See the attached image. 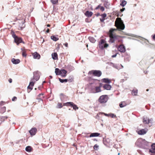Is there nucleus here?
<instances>
[{
  "label": "nucleus",
  "instance_id": "nucleus-1",
  "mask_svg": "<svg viewBox=\"0 0 155 155\" xmlns=\"http://www.w3.org/2000/svg\"><path fill=\"white\" fill-rule=\"evenodd\" d=\"M115 25L118 29L124 30L125 28V25L123 22L120 18H117L115 21Z\"/></svg>",
  "mask_w": 155,
  "mask_h": 155
},
{
  "label": "nucleus",
  "instance_id": "nucleus-2",
  "mask_svg": "<svg viewBox=\"0 0 155 155\" xmlns=\"http://www.w3.org/2000/svg\"><path fill=\"white\" fill-rule=\"evenodd\" d=\"M116 30V29H111L110 30L109 36L110 39L109 41L111 43L114 42L115 39L118 37H119V36L113 34V31Z\"/></svg>",
  "mask_w": 155,
  "mask_h": 155
},
{
  "label": "nucleus",
  "instance_id": "nucleus-3",
  "mask_svg": "<svg viewBox=\"0 0 155 155\" xmlns=\"http://www.w3.org/2000/svg\"><path fill=\"white\" fill-rule=\"evenodd\" d=\"M55 73L56 75H60L62 77H65L66 75L67 71L64 69L60 70L58 68H56Z\"/></svg>",
  "mask_w": 155,
  "mask_h": 155
},
{
  "label": "nucleus",
  "instance_id": "nucleus-4",
  "mask_svg": "<svg viewBox=\"0 0 155 155\" xmlns=\"http://www.w3.org/2000/svg\"><path fill=\"white\" fill-rule=\"evenodd\" d=\"M137 142H141V146L145 148H147V147L149 146L150 145V143L144 139H139L137 140Z\"/></svg>",
  "mask_w": 155,
  "mask_h": 155
},
{
  "label": "nucleus",
  "instance_id": "nucleus-5",
  "mask_svg": "<svg viewBox=\"0 0 155 155\" xmlns=\"http://www.w3.org/2000/svg\"><path fill=\"white\" fill-rule=\"evenodd\" d=\"M108 97L107 95H103L101 96L99 99V101L101 103H104L108 100Z\"/></svg>",
  "mask_w": 155,
  "mask_h": 155
},
{
  "label": "nucleus",
  "instance_id": "nucleus-6",
  "mask_svg": "<svg viewBox=\"0 0 155 155\" xmlns=\"http://www.w3.org/2000/svg\"><path fill=\"white\" fill-rule=\"evenodd\" d=\"M12 35L14 39L15 42L17 45H18L19 44L22 42L21 38L18 37L14 33L12 34Z\"/></svg>",
  "mask_w": 155,
  "mask_h": 155
},
{
  "label": "nucleus",
  "instance_id": "nucleus-7",
  "mask_svg": "<svg viewBox=\"0 0 155 155\" xmlns=\"http://www.w3.org/2000/svg\"><path fill=\"white\" fill-rule=\"evenodd\" d=\"M69 104L71 106H72L73 107V108L74 110H76L78 109V107L77 106V105L72 102H68L66 103H64L63 104L64 106H68Z\"/></svg>",
  "mask_w": 155,
  "mask_h": 155
},
{
  "label": "nucleus",
  "instance_id": "nucleus-8",
  "mask_svg": "<svg viewBox=\"0 0 155 155\" xmlns=\"http://www.w3.org/2000/svg\"><path fill=\"white\" fill-rule=\"evenodd\" d=\"M89 73L92 74L94 75L100 77L101 75V72L100 71L98 70H93L89 72Z\"/></svg>",
  "mask_w": 155,
  "mask_h": 155
},
{
  "label": "nucleus",
  "instance_id": "nucleus-9",
  "mask_svg": "<svg viewBox=\"0 0 155 155\" xmlns=\"http://www.w3.org/2000/svg\"><path fill=\"white\" fill-rule=\"evenodd\" d=\"M151 146V148L150 149L149 153L151 155H154L155 153V143H153Z\"/></svg>",
  "mask_w": 155,
  "mask_h": 155
},
{
  "label": "nucleus",
  "instance_id": "nucleus-10",
  "mask_svg": "<svg viewBox=\"0 0 155 155\" xmlns=\"http://www.w3.org/2000/svg\"><path fill=\"white\" fill-rule=\"evenodd\" d=\"M101 86L96 87L95 89H92L91 90V91L92 93H98L101 92Z\"/></svg>",
  "mask_w": 155,
  "mask_h": 155
},
{
  "label": "nucleus",
  "instance_id": "nucleus-11",
  "mask_svg": "<svg viewBox=\"0 0 155 155\" xmlns=\"http://www.w3.org/2000/svg\"><path fill=\"white\" fill-rule=\"evenodd\" d=\"M118 50L121 52L124 53L126 51L125 47L123 45H120L118 48Z\"/></svg>",
  "mask_w": 155,
  "mask_h": 155
},
{
  "label": "nucleus",
  "instance_id": "nucleus-12",
  "mask_svg": "<svg viewBox=\"0 0 155 155\" xmlns=\"http://www.w3.org/2000/svg\"><path fill=\"white\" fill-rule=\"evenodd\" d=\"M39 78V76L38 74V72H35L34 73L33 80H35L36 81H38Z\"/></svg>",
  "mask_w": 155,
  "mask_h": 155
},
{
  "label": "nucleus",
  "instance_id": "nucleus-13",
  "mask_svg": "<svg viewBox=\"0 0 155 155\" xmlns=\"http://www.w3.org/2000/svg\"><path fill=\"white\" fill-rule=\"evenodd\" d=\"M33 58L34 59H39L40 58V55L37 52H35L32 54Z\"/></svg>",
  "mask_w": 155,
  "mask_h": 155
},
{
  "label": "nucleus",
  "instance_id": "nucleus-14",
  "mask_svg": "<svg viewBox=\"0 0 155 155\" xmlns=\"http://www.w3.org/2000/svg\"><path fill=\"white\" fill-rule=\"evenodd\" d=\"M147 130L146 129H142L137 131V133L140 135H143L146 134Z\"/></svg>",
  "mask_w": 155,
  "mask_h": 155
},
{
  "label": "nucleus",
  "instance_id": "nucleus-15",
  "mask_svg": "<svg viewBox=\"0 0 155 155\" xmlns=\"http://www.w3.org/2000/svg\"><path fill=\"white\" fill-rule=\"evenodd\" d=\"M105 41L104 39H102L99 42V46L100 48H104V44L105 43Z\"/></svg>",
  "mask_w": 155,
  "mask_h": 155
},
{
  "label": "nucleus",
  "instance_id": "nucleus-16",
  "mask_svg": "<svg viewBox=\"0 0 155 155\" xmlns=\"http://www.w3.org/2000/svg\"><path fill=\"white\" fill-rule=\"evenodd\" d=\"M25 21L23 20L19 22V27L20 28V29H22L25 26V25L24 24Z\"/></svg>",
  "mask_w": 155,
  "mask_h": 155
},
{
  "label": "nucleus",
  "instance_id": "nucleus-17",
  "mask_svg": "<svg viewBox=\"0 0 155 155\" xmlns=\"http://www.w3.org/2000/svg\"><path fill=\"white\" fill-rule=\"evenodd\" d=\"M103 88L106 90H110L112 87L109 84H106L103 86Z\"/></svg>",
  "mask_w": 155,
  "mask_h": 155
},
{
  "label": "nucleus",
  "instance_id": "nucleus-18",
  "mask_svg": "<svg viewBox=\"0 0 155 155\" xmlns=\"http://www.w3.org/2000/svg\"><path fill=\"white\" fill-rule=\"evenodd\" d=\"M37 129L35 128H32L29 131V132L31 135H34L36 134Z\"/></svg>",
  "mask_w": 155,
  "mask_h": 155
},
{
  "label": "nucleus",
  "instance_id": "nucleus-19",
  "mask_svg": "<svg viewBox=\"0 0 155 155\" xmlns=\"http://www.w3.org/2000/svg\"><path fill=\"white\" fill-rule=\"evenodd\" d=\"M20 60L18 59H15L12 58V63L15 64H17L20 62Z\"/></svg>",
  "mask_w": 155,
  "mask_h": 155
},
{
  "label": "nucleus",
  "instance_id": "nucleus-20",
  "mask_svg": "<svg viewBox=\"0 0 155 155\" xmlns=\"http://www.w3.org/2000/svg\"><path fill=\"white\" fill-rule=\"evenodd\" d=\"M93 13L91 12L87 11L85 13V15L87 17H91Z\"/></svg>",
  "mask_w": 155,
  "mask_h": 155
},
{
  "label": "nucleus",
  "instance_id": "nucleus-21",
  "mask_svg": "<svg viewBox=\"0 0 155 155\" xmlns=\"http://www.w3.org/2000/svg\"><path fill=\"white\" fill-rule=\"evenodd\" d=\"M101 81L105 83H110L111 82V80L108 78H103L101 80Z\"/></svg>",
  "mask_w": 155,
  "mask_h": 155
},
{
  "label": "nucleus",
  "instance_id": "nucleus-22",
  "mask_svg": "<svg viewBox=\"0 0 155 155\" xmlns=\"http://www.w3.org/2000/svg\"><path fill=\"white\" fill-rule=\"evenodd\" d=\"M100 135V134L97 133H93L91 134L90 136V137H98Z\"/></svg>",
  "mask_w": 155,
  "mask_h": 155
},
{
  "label": "nucleus",
  "instance_id": "nucleus-23",
  "mask_svg": "<svg viewBox=\"0 0 155 155\" xmlns=\"http://www.w3.org/2000/svg\"><path fill=\"white\" fill-rule=\"evenodd\" d=\"M51 55L52 58L54 60H56L58 59V55L56 53H53Z\"/></svg>",
  "mask_w": 155,
  "mask_h": 155
},
{
  "label": "nucleus",
  "instance_id": "nucleus-24",
  "mask_svg": "<svg viewBox=\"0 0 155 155\" xmlns=\"http://www.w3.org/2000/svg\"><path fill=\"white\" fill-rule=\"evenodd\" d=\"M151 121V120H150L147 118H144L143 122L145 124H147Z\"/></svg>",
  "mask_w": 155,
  "mask_h": 155
},
{
  "label": "nucleus",
  "instance_id": "nucleus-25",
  "mask_svg": "<svg viewBox=\"0 0 155 155\" xmlns=\"http://www.w3.org/2000/svg\"><path fill=\"white\" fill-rule=\"evenodd\" d=\"M120 5L123 7H124L126 4L127 2L125 0H121Z\"/></svg>",
  "mask_w": 155,
  "mask_h": 155
},
{
  "label": "nucleus",
  "instance_id": "nucleus-26",
  "mask_svg": "<svg viewBox=\"0 0 155 155\" xmlns=\"http://www.w3.org/2000/svg\"><path fill=\"white\" fill-rule=\"evenodd\" d=\"M32 149L31 147L30 146L27 147L25 148L26 151L29 152L31 151Z\"/></svg>",
  "mask_w": 155,
  "mask_h": 155
},
{
  "label": "nucleus",
  "instance_id": "nucleus-27",
  "mask_svg": "<svg viewBox=\"0 0 155 155\" xmlns=\"http://www.w3.org/2000/svg\"><path fill=\"white\" fill-rule=\"evenodd\" d=\"M89 39L91 42L94 43L96 41V40L94 39V38L92 37H89Z\"/></svg>",
  "mask_w": 155,
  "mask_h": 155
},
{
  "label": "nucleus",
  "instance_id": "nucleus-28",
  "mask_svg": "<svg viewBox=\"0 0 155 155\" xmlns=\"http://www.w3.org/2000/svg\"><path fill=\"white\" fill-rule=\"evenodd\" d=\"M126 104L124 102H121L119 106L120 107H123L126 106Z\"/></svg>",
  "mask_w": 155,
  "mask_h": 155
},
{
  "label": "nucleus",
  "instance_id": "nucleus-29",
  "mask_svg": "<svg viewBox=\"0 0 155 155\" xmlns=\"http://www.w3.org/2000/svg\"><path fill=\"white\" fill-rule=\"evenodd\" d=\"M51 39L55 41H56L58 40V38L54 36H51Z\"/></svg>",
  "mask_w": 155,
  "mask_h": 155
},
{
  "label": "nucleus",
  "instance_id": "nucleus-30",
  "mask_svg": "<svg viewBox=\"0 0 155 155\" xmlns=\"http://www.w3.org/2000/svg\"><path fill=\"white\" fill-rule=\"evenodd\" d=\"M7 117H0V123L4 121L5 119H6Z\"/></svg>",
  "mask_w": 155,
  "mask_h": 155
},
{
  "label": "nucleus",
  "instance_id": "nucleus-31",
  "mask_svg": "<svg viewBox=\"0 0 155 155\" xmlns=\"http://www.w3.org/2000/svg\"><path fill=\"white\" fill-rule=\"evenodd\" d=\"M132 94L133 95H137V90H133L132 91Z\"/></svg>",
  "mask_w": 155,
  "mask_h": 155
},
{
  "label": "nucleus",
  "instance_id": "nucleus-32",
  "mask_svg": "<svg viewBox=\"0 0 155 155\" xmlns=\"http://www.w3.org/2000/svg\"><path fill=\"white\" fill-rule=\"evenodd\" d=\"M66 96L62 94H60V98L61 101H64V98H66Z\"/></svg>",
  "mask_w": 155,
  "mask_h": 155
},
{
  "label": "nucleus",
  "instance_id": "nucleus-33",
  "mask_svg": "<svg viewBox=\"0 0 155 155\" xmlns=\"http://www.w3.org/2000/svg\"><path fill=\"white\" fill-rule=\"evenodd\" d=\"M60 81L61 83H63L64 82H67L68 81L67 79H62L60 78H59Z\"/></svg>",
  "mask_w": 155,
  "mask_h": 155
},
{
  "label": "nucleus",
  "instance_id": "nucleus-34",
  "mask_svg": "<svg viewBox=\"0 0 155 155\" xmlns=\"http://www.w3.org/2000/svg\"><path fill=\"white\" fill-rule=\"evenodd\" d=\"M34 84V82H33V79H31V81L30 82L29 85H30L31 87H33Z\"/></svg>",
  "mask_w": 155,
  "mask_h": 155
},
{
  "label": "nucleus",
  "instance_id": "nucleus-35",
  "mask_svg": "<svg viewBox=\"0 0 155 155\" xmlns=\"http://www.w3.org/2000/svg\"><path fill=\"white\" fill-rule=\"evenodd\" d=\"M51 3L53 4H56L58 2V0H50Z\"/></svg>",
  "mask_w": 155,
  "mask_h": 155
},
{
  "label": "nucleus",
  "instance_id": "nucleus-36",
  "mask_svg": "<svg viewBox=\"0 0 155 155\" xmlns=\"http://www.w3.org/2000/svg\"><path fill=\"white\" fill-rule=\"evenodd\" d=\"M62 104L61 103H58V104L57 107L59 108H61L62 107Z\"/></svg>",
  "mask_w": 155,
  "mask_h": 155
},
{
  "label": "nucleus",
  "instance_id": "nucleus-37",
  "mask_svg": "<svg viewBox=\"0 0 155 155\" xmlns=\"http://www.w3.org/2000/svg\"><path fill=\"white\" fill-rule=\"evenodd\" d=\"M104 114V115H105L106 116L109 117V114H108L105 113H100L99 114H97V116H98V114Z\"/></svg>",
  "mask_w": 155,
  "mask_h": 155
},
{
  "label": "nucleus",
  "instance_id": "nucleus-38",
  "mask_svg": "<svg viewBox=\"0 0 155 155\" xmlns=\"http://www.w3.org/2000/svg\"><path fill=\"white\" fill-rule=\"evenodd\" d=\"M98 147L99 146L95 144L94 146V150H97L98 149Z\"/></svg>",
  "mask_w": 155,
  "mask_h": 155
},
{
  "label": "nucleus",
  "instance_id": "nucleus-39",
  "mask_svg": "<svg viewBox=\"0 0 155 155\" xmlns=\"http://www.w3.org/2000/svg\"><path fill=\"white\" fill-rule=\"evenodd\" d=\"M22 55L23 56L26 57V51L25 50H23L22 52Z\"/></svg>",
  "mask_w": 155,
  "mask_h": 155
},
{
  "label": "nucleus",
  "instance_id": "nucleus-40",
  "mask_svg": "<svg viewBox=\"0 0 155 155\" xmlns=\"http://www.w3.org/2000/svg\"><path fill=\"white\" fill-rule=\"evenodd\" d=\"M109 117H110L113 118L115 117L116 116L114 114H109Z\"/></svg>",
  "mask_w": 155,
  "mask_h": 155
},
{
  "label": "nucleus",
  "instance_id": "nucleus-41",
  "mask_svg": "<svg viewBox=\"0 0 155 155\" xmlns=\"http://www.w3.org/2000/svg\"><path fill=\"white\" fill-rule=\"evenodd\" d=\"M106 14H104L101 15V16L104 19V18L106 16Z\"/></svg>",
  "mask_w": 155,
  "mask_h": 155
},
{
  "label": "nucleus",
  "instance_id": "nucleus-42",
  "mask_svg": "<svg viewBox=\"0 0 155 155\" xmlns=\"http://www.w3.org/2000/svg\"><path fill=\"white\" fill-rule=\"evenodd\" d=\"M108 46V45L107 43H105L104 46V48H106Z\"/></svg>",
  "mask_w": 155,
  "mask_h": 155
},
{
  "label": "nucleus",
  "instance_id": "nucleus-43",
  "mask_svg": "<svg viewBox=\"0 0 155 155\" xmlns=\"http://www.w3.org/2000/svg\"><path fill=\"white\" fill-rule=\"evenodd\" d=\"M100 10L101 11H103L104 10V8L103 7H102V6L101 7H100Z\"/></svg>",
  "mask_w": 155,
  "mask_h": 155
},
{
  "label": "nucleus",
  "instance_id": "nucleus-44",
  "mask_svg": "<svg viewBox=\"0 0 155 155\" xmlns=\"http://www.w3.org/2000/svg\"><path fill=\"white\" fill-rule=\"evenodd\" d=\"M28 89H30V90H31L32 89L33 87H31L30 85H29V86L28 87Z\"/></svg>",
  "mask_w": 155,
  "mask_h": 155
},
{
  "label": "nucleus",
  "instance_id": "nucleus-45",
  "mask_svg": "<svg viewBox=\"0 0 155 155\" xmlns=\"http://www.w3.org/2000/svg\"><path fill=\"white\" fill-rule=\"evenodd\" d=\"M42 97L39 98V97H38V98H37V99L38 100V102H40V101H42Z\"/></svg>",
  "mask_w": 155,
  "mask_h": 155
},
{
  "label": "nucleus",
  "instance_id": "nucleus-46",
  "mask_svg": "<svg viewBox=\"0 0 155 155\" xmlns=\"http://www.w3.org/2000/svg\"><path fill=\"white\" fill-rule=\"evenodd\" d=\"M17 99V98L16 97H14L12 99V101H15V100H16Z\"/></svg>",
  "mask_w": 155,
  "mask_h": 155
},
{
  "label": "nucleus",
  "instance_id": "nucleus-47",
  "mask_svg": "<svg viewBox=\"0 0 155 155\" xmlns=\"http://www.w3.org/2000/svg\"><path fill=\"white\" fill-rule=\"evenodd\" d=\"M63 45L66 47H68V43H66L64 44Z\"/></svg>",
  "mask_w": 155,
  "mask_h": 155
},
{
  "label": "nucleus",
  "instance_id": "nucleus-48",
  "mask_svg": "<svg viewBox=\"0 0 155 155\" xmlns=\"http://www.w3.org/2000/svg\"><path fill=\"white\" fill-rule=\"evenodd\" d=\"M43 94L42 93H41V94H40L39 95H38V97H40V96H43ZM42 98H43L44 97L43 96H42Z\"/></svg>",
  "mask_w": 155,
  "mask_h": 155
},
{
  "label": "nucleus",
  "instance_id": "nucleus-49",
  "mask_svg": "<svg viewBox=\"0 0 155 155\" xmlns=\"http://www.w3.org/2000/svg\"><path fill=\"white\" fill-rule=\"evenodd\" d=\"M125 8H123L120 9V11H121V12H122L124 11L125 10Z\"/></svg>",
  "mask_w": 155,
  "mask_h": 155
},
{
  "label": "nucleus",
  "instance_id": "nucleus-50",
  "mask_svg": "<svg viewBox=\"0 0 155 155\" xmlns=\"http://www.w3.org/2000/svg\"><path fill=\"white\" fill-rule=\"evenodd\" d=\"M117 56V54H116L114 55H113L112 56V58H114L115 57Z\"/></svg>",
  "mask_w": 155,
  "mask_h": 155
},
{
  "label": "nucleus",
  "instance_id": "nucleus-51",
  "mask_svg": "<svg viewBox=\"0 0 155 155\" xmlns=\"http://www.w3.org/2000/svg\"><path fill=\"white\" fill-rule=\"evenodd\" d=\"M104 20H105V19H103V18L100 19V21L101 22H103L104 21Z\"/></svg>",
  "mask_w": 155,
  "mask_h": 155
},
{
  "label": "nucleus",
  "instance_id": "nucleus-52",
  "mask_svg": "<svg viewBox=\"0 0 155 155\" xmlns=\"http://www.w3.org/2000/svg\"><path fill=\"white\" fill-rule=\"evenodd\" d=\"M9 83H11L12 82V80L11 79H10L9 80Z\"/></svg>",
  "mask_w": 155,
  "mask_h": 155
},
{
  "label": "nucleus",
  "instance_id": "nucleus-53",
  "mask_svg": "<svg viewBox=\"0 0 155 155\" xmlns=\"http://www.w3.org/2000/svg\"><path fill=\"white\" fill-rule=\"evenodd\" d=\"M100 7H101V6H100V5H98V6H97V7L96 8V9H98V8H99Z\"/></svg>",
  "mask_w": 155,
  "mask_h": 155
},
{
  "label": "nucleus",
  "instance_id": "nucleus-54",
  "mask_svg": "<svg viewBox=\"0 0 155 155\" xmlns=\"http://www.w3.org/2000/svg\"><path fill=\"white\" fill-rule=\"evenodd\" d=\"M46 32L47 33L49 32V29L48 28L47 29V30L46 31Z\"/></svg>",
  "mask_w": 155,
  "mask_h": 155
},
{
  "label": "nucleus",
  "instance_id": "nucleus-55",
  "mask_svg": "<svg viewBox=\"0 0 155 155\" xmlns=\"http://www.w3.org/2000/svg\"><path fill=\"white\" fill-rule=\"evenodd\" d=\"M153 39H155V35H154L153 36Z\"/></svg>",
  "mask_w": 155,
  "mask_h": 155
},
{
  "label": "nucleus",
  "instance_id": "nucleus-56",
  "mask_svg": "<svg viewBox=\"0 0 155 155\" xmlns=\"http://www.w3.org/2000/svg\"><path fill=\"white\" fill-rule=\"evenodd\" d=\"M21 49L22 51V52L23 51V50H25L24 48H21Z\"/></svg>",
  "mask_w": 155,
  "mask_h": 155
},
{
  "label": "nucleus",
  "instance_id": "nucleus-57",
  "mask_svg": "<svg viewBox=\"0 0 155 155\" xmlns=\"http://www.w3.org/2000/svg\"><path fill=\"white\" fill-rule=\"evenodd\" d=\"M50 26V25L49 24H48L47 25V26L48 27H49Z\"/></svg>",
  "mask_w": 155,
  "mask_h": 155
},
{
  "label": "nucleus",
  "instance_id": "nucleus-58",
  "mask_svg": "<svg viewBox=\"0 0 155 155\" xmlns=\"http://www.w3.org/2000/svg\"><path fill=\"white\" fill-rule=\"evenodd\" d=\"M3 109H4L5 110V107H3Z\"/></svg>",
  "mask_w": 155,
  "mask_h": 155
},
{
  "label": "nucleus",
  "instance_id": "nucleus-59",
  "mask_svg": "<svg viewBox=\"0 0 155 155\" xmlns=\"http://www.w3.org/2000/svg\"><path fill=\"white\" fill-rule=\"evenodd\" d=\"M100 15L99 14H98L97 15V16H98Z\"/></svg>",
  "mask_w": 155,
  "mask_h": 155
},
{
  "label": "nucleus",
  "instance_id": "nucleus-60",
  "mask_svg": "<svg viewBox=\"0 0 155 155\" xmlns=\"http://www.w3.org/2000/svg\"><path fill=\"white\" fill-rule=\"evenodd\" d=\"M148 90H148V89H147V91H148Z\"/></svg>",
  "mask_w": 155,
  "mask_h": 155
},
{
  "label": "nucleus",
  "instance_id": "nucleus-61",
  "mask_svg": "<svg viewBox=\"0 0 155 155\" xmlns=\"http://www.w3.org/2000/svg\"><path fill=\"white\" fill-rule=\"evenodd\" d=\"M118 155H120V153H118Z\"/></svg>",
  "mask_w": 155,
  "mask_h": 155
},
{
  "label": "nucleus",
  "instance_id": "nucleus-62",
  "mask_svg": "<svg viewBox=\"0 0 155 155\" xmlns=\"http://www.w3.org/2000/svg\"><path fill=\"white\" fill-rule=\"evenodd\" d=\"M127 35H128L130 36V35H129V34H127Z\"/></svg>",
  "mask_w": 155,
  "mask_h": 155
},
{
  "label": "nucleus",
  "instance_id": "nucleus-63",
  "mask_svg": "<svg viewBox=\"0 0 155 155\" xmlns=\"http://www.w3.org/2000/svg\"><path fill=\"white\" fill-rule=\"evenodd\" d=\"M50 78H52V77L51 76H50Z\"/></svg>",
  "mask_w": 155,
  "mask_h": 155
},
{
  "label": "nucleus",
  "instance_id": "nucleus-64",
  "mask_svg": "<svg viewBox=\"0 0 155 155\" xmlns=\"http://www.w3.org/2000/svg\"><path fill=\"white\" fill-rule=\"evenodd\" d=\"M87 47H88V45H87Z\"/></svg>",
  "mask_w": 155,
  "mask_h": 155
}]
</instances>
